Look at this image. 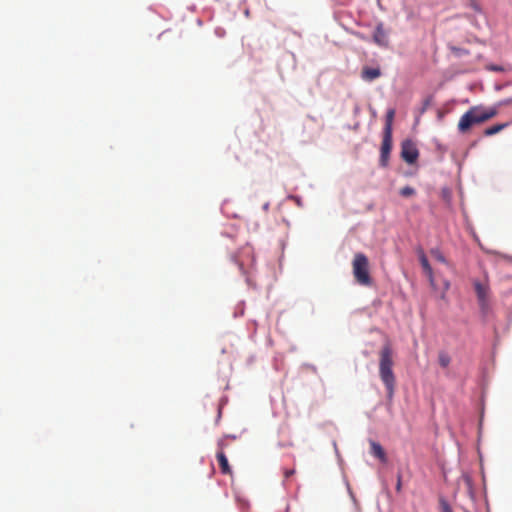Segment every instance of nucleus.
<instances>
[{"instance_id": "7", "label": "nucleus", "mask_w": 512, "mask_h": 512, "mask_svg": "<svg viewBox=\"0 0 512 512\" xmlns=\"http://www.w3.org/2000/svg\"><path fill=\"white\" fill-rule=\"evenodd\" d=\"M216 457H217L221 472L225 475H231L232 470L228 463V459L224 453V441L223 440H220L218 442V451H217Z\"/></svg>"}, {"instance_id": "11", "label": "nucleus", "mask_w": 512, "mask_h": 512, "mask_svg": "<svg viewBox=\"0 0 512 512\" xmlns=\"http://www.w3.org/2000/svg\"><path fill=\"white\" fill-rule=\"evenodd\" d=\"M394 117H395V110L389 109L387 111L386 117H385V126H384V131H383L384 135H392V130H393L392 126H393Z\"/></svg>"}, {"instance_id": "13", "label": "nucleus", "mask_w": 512, "mask_h": 512, "mask_svg": "<svg viewBox=\"0 0 512 512\" xmlns=\"http://www.w3.org/2000/svg\"><path fill=\"white\" fill-rule=\"evenodd\" d=\"M438 362L441 367L446 368L449 366L451 358L447 352L441 351L438 354Z\"/></svg>"}, {"instance_id": "10", "label": "nucleus", "mask_w": 512, "mask_h": 512, "mask_svg": "<svg viewBox=\"0 0 512 512\" xmlns=\"http://www.w3.org/2000/svg\"><path fill=\"white\" fill-rule=\"evenodd\" d=\"M419 260H420L421 266H422L425 274L427 275V277L430 280V283L432 285H434L433 270H432L431 265L429 264V261H428L426 255L423 252H421Z\"/></svg>"}, {"instance_id": "16", "label": "nucleus", "mask_w": 512, "mask_h": 512, "mask_svg": "<svg viewBox=\"0 0 512 512\" xmlns=\"http://www.w3.org/2000/svg\"><path fill=\"white\" fill-rule=\"evenodd\" d=\"M415 193V189L410 186H405L400 189V195H402L403 197H410L413 196Z\"/></svg>"}, {"instance_id": "8", "label": "nucleus", "mask_w": 512, "mask_h": 512, "mask_svg": "<svg viewBox=\"0 0 512 512\" xmlns=\"http://www.w3.org/2000/svg\"><path fill=\"white\" fill-rule=\"evenodd\" d=\"M373 40L379 46L386 47L388 45V38H387L386 32L383 28V25L381 23L378 24L375 28V31L373 34Z\"/></svg>"}, {"instance_id": "9", "label": "nucleus", "mask_w": 512, "mask_h": 512, "mask_svg": "<svg viewBox=\"0 0 512 512\" xmlns=\"http://www.w3.org/2000/svg\"><path fill=\"white\" fill-rule=\"evenodd\" d=\"M381 71L379 68L364 67L361 72V77L365 81H373L380 77Z\"/></svg>"}, {"instance_id": "1", "label": "nucleus", "mask_w": 512, "mask_h": 512, "mask_svg": "<svg viewBox=\"0 0 512 512\" xmlns=\"http://www.w3.org/2000/svg\"><path fill=\"white\" fill-rule=\"evenodd\" d=\"M393 350L389 343H386L380 350L379 375L384 383L388 396L392 397L395 387V376L392 370Z\"/></svg>"}, {"instance_id": "3", "label": "nucleus", "mask_w": 512, "mask_h": 512, "mask_svg": "<svg viewBox=\"0 0 512 512\" xmlns=\"http://www.w3.org/2000/svg\"><path fill=\"white\" fill-rule=\"evenodd\" d=\"M352 270L355 281L362 286H371L373 283L370 276L369 260L367 256L361 252L354 255L352 261Z\"/></svg>"}, {"instance_id": "15", "label": "nucleus", "mask_w": 512, "mask_h": 512, "mask_svg": "<svg viewBox=\"0 0 512 512\" xmlns=\"http://www.w3.org/2000/svg\"><path fill=\"white\" fill-rule=\"evenodd\" d=\"M430 253L435 260L441 263H446V259L439 249H432Z\"/></svg>"}, {"instance_id": "4", "label": "nucleus", "mask_w": 512, "mask_h": 512, "mask_svg": "<svg viewBox=\"0 0 512 512\" xmlns=\"http://www.w3.org/2000/svg\"><path fill=\"white\" fill-rule=\"evenodd\" d=\"M474 289L477 295L479 306L482 310L488 308V299L490 288L487 282L474 281Z\"/></svg>"}, {"instance_id": "18", "label": "nucleus", "mask_w": 512, "mask_h": 512, "mask_svg": "<svg viewBox=\"0 0 512 512\" xmlns=\"http://www.w3.org/2000/svg\"><path fill=\"white\" fill-rule=\"evenodd\" d=\"M295 474V470L294 469H285L284 470V477L287 479L289 477H291L292 475Z\"/></svg>"}, {"instance_id": "17", "label": "nucleus", "mask_w": 512, "mask_h": 512, "mask_svg": "<svg viewBox=\"0 0 512 512\" xmlns=\"http://www.w3.org/2000/svg\"><path fill=\"white\" fill-rule=\"evenodd\" d=\"M439 505H440L441 512H453L451 506L449 505L447 500L444 499L443 497H441L439 499Z\"/></svg>"}, {"instance_id": "14", "label": "nucleus", "mask_w": 512, "mask_h": 512, "mask_svg": "<svg viewBox=\"0 0 512 512\" xmlns=\"http://www.w3.org/2000/svg\"><path fill=\"white\" fill-rule=\"evenodd\" d=\"M507 126V124H496V125H493L489 128H487L485 131H484V134L486 136H492V135H495L497 133H499L500 131H502L505 127Z\"/></svg>"}, {"instance_id": "5", "label": "nucleus", "mask_w": 512, "mask_h": 512, "mask_svg": "<svg viewBox=\"0 0 512 512\" xmlns=\"http://www.w3.org/2000/svg\"><path fill=\"white\" fill-rule=\"evenodd\" d=\"M419 152L411 140H405L401 145V157L408 164H413L418 159Z\"/></svg>"}, {"instance_id": "2", "label": "nucleus", "mask_w": 512, "mask_h": 512, "mask_svg": "<svg viewBox=\"0 0 512 512\" xmlns=\"http://www.w3.org/2000/svg\"><path fill=\"white\" fill-rule=\"evenodd\" d=\"M497 114L495 108L484 109L479 106L471 107L459 120L458 129L461 133L467 132L473 125L481 124Z\"/></svg>"}, {"instance_id": "19", "label": "nucleus", "mask_w": 512, "mask_h": 512, "mask_svg": "<svg viewBox=\"0 0 512 512\" xmlns=\"http://www.w3.org/2000/svg\"><path fill=\"white\" fill-rule=\"evenodd\" d=\"M396 490L397 491L401 490V476L400 475L398 476V479H397Z\"/></svg>"}, {"instance_id": "6", "label": "nucleus", "mask_w": 512, "mask_h": 512, "mask_svg": "<svg viewBox=\"0 0 512 512\" xmlns=\"http://www.w3.org/2000/svg\"><path fill=\"white\" fill-rule=\"evenodd\" d=\"M392 150V135H384L382 139L381 149H380V159L379 163L382 167H387L389 162V156Z\"/></svg>"}, {"instance_id": "12", "label": "nucleus", "mask_w": 512, "mask_h": 512, "mask_svg": "<svg viewBox=\"0 0 512 512\" xmlns=\"http://www.w3.org/2000/svg\"><path fill=\"white\" fill-rule=\"evenodd\" d=\"M371 453L375 457L379 458L382 461L386 460L385 451L382 448V446L379 443H377V442H374V441L371 442Z\"/></svg>"}]
</instances>
